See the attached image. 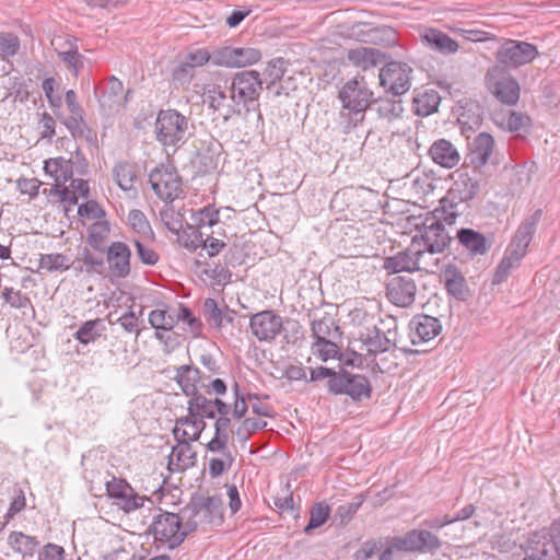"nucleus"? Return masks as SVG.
Masks as SVG:
<instances>
[{
  "label": "nucleus",
  "instance_id": "obj_37",
  "mask_svg": "<svg viewBox=\"0 0 560 560\" xmlns=\"http://www.w3.org/2000/svg\"><path fill=\"white\" fill-rule=\"evenodd\" d=\"M362 36L363 42L384 47H393L398 43V34L396 30L390 26L368 27V30L362 33Z\"/></svg>",
  "mask_w": 560,
  "mask_h": 560
},
{
  "label": "nucleus",
  "instance_id": "obj_24",
  "mask_svg": "<svg viewBox=\"0 0 560 560\" xmlns=\"http://www.w3.org/2000/svg\"><path fill=\"white\" fill-rule=\"evenodd\" d=\"M495 81L492 83V96H494L501 104L514 106L517 104L521 96V86L518 81L511 74L502 75L501 78L494 77Z\"/></svg>",
  "mask_w": 560,
  "mask_h": 560
},
{
  "label": "nucleus",
  "instance_id": "obj_64",
  "mask_svg": "<svg viewBox=\"0 0 560 560\" xmlns=\"http://www.w3.org/2000/svg\"><path fill=\"white\" fill-rule=\"evenodd\" d=\"M38 560H65V549L56 544H47L39 552Z\"/></svg>",
  "mask_w": 560,
  "mask_h": 560
},
{
  "label": "nucleus",
  "instance_id": "obj_54",
  "mask_svg": "<svg viewBox=\"0 0 560 560\" xmlns=\"http://www.w3.org/2000/svg\"><path fill=\"white\" fill-rule=\"evenodd\" d=\"M339 340H324V341H314L312 343V351L316 354L320 360L328 361L329 359H334L339 353V347L337 345Z\"/></svg>",
  "mask_w": 560,
  "mask_h": 560
},
{
  "label": "nucleus",
  "instance_id": "obj_4",
  "mask_svg": "<svg viewBox=\"0 0 560 560\" xmlns=\"http://www.w3.org/2000/svg\"><path fill=\"white\" fill-rule=\"evenodd\" d=\"M408 222L419 232L412 237V246L422 244L421 250L434 255L444 253L451 245L453 237L434 215H410Z\"/></svg>",
  "mask_w": 560,
  "mask_h": 560
},
{
  "label": "nucleus",
  "instance_id": "obj_51",
  "mask_svg": "<svg viewBox=\"0 0 560 560\" xmlns=\"http://www.w3.org/2000/svg\"><path fill=\"white\" fill-rule=\"evenodd\" d=\"M220 212L214 206H206L192 213L194 225L200 230L213 226L219 222Z\"/></svg>",
  "mask_w": 560,
  "mask_h": 560
},
{
  "label": "nucleus",
  "instance_id": "obj_13",
  "mask_svg": "<svg viewBox=\"0 0 560 560\" xmlns=\"http://www.w3.org/2000/svg\"><path fill=\"white\" fill-rule=\"evenodd\" d=\"M412 68L401 61H389L378 74L380 85L394 96H399L409 91L411 86Z\"/></svg>",
  "mask_w": 560,
  "mask_h": 560
},
{
  "label": "nucleus",
  "instance_id": "obj_42",
  "mask_svg": "<svg viewBox=\"0 0 560 560\" xmlns=\"http://www.w3.org/2000/svg\"><path fill=\"white\" fill-rule=\"evenodd\" d=\"M462 205L457 202L446 201V198H442L440 200V207L434 209L431 212H427L428 215H434L436 219L441 220V223L445 226L453 225L456 223L457 218H459L464 210L459 209Z\"/></svg>",
  "mask_w": 560,
  "mask_h": 560
},
{
  "label": "nucleus",
  "instance_id": "obj_30",
  "mask_svg": "<svg viewBox=\"0 0 560 560\" xmlns=\"http://www.w3.org/2000/svg\"><path fill=\"white\" fill-rule=\"evenodd\" d=\"M420 36L429 49L442 55H453L459 49L458 43L440 30L427 28Z\"/></svg>",
  "mask_w": 560,
  "mask_h": 560
},
{
  "label": "nucleus",
  "instance_id": "obj_57",
  "mask_svg": "<svg viewBox=\"0 0 560 560\" xmlns=\"http://www.w3.org/2000/svg\"><path fill=\"white\" fill-rule=\"evenodd\" d=\"M2 296L5 302L14 308L23 310L28 307L34 312L30 298L21 291H14L12 288H5L2 292Z\"/></svg>",
  "mask_w": 560,
  "mask_h": 560
},
{
  "label": "nucleus",
  "instance_id": "obj_61",
  "mask_svg": "<svg viewBox=\"0 0 560 560\" xmlns=\"http://www.w3.org/2000/svg\"><path fill=\"white\" fill-rule=\"evenodd\" d=\"M16 187L21 191V194L28 195L30 197H35L38 195V190L42 186V182L38 177H19L16 180Z\"/></svg>",
  "mask_w": 560,
  "mask_h": 560
},
{
  "label": "nucleus",
  "instance_id": "obj_28",
  "mask_svg": "<svg viewBox=\"0 0 560 560\" xmlns=\"http://www.w3.org/2000/svg\"><path fill=\"white\" fill-rule=\"evenodd\" d=\"M441 278L447 293L459 301L466 300L468 285L460 269L454 264H447L441 271Z\"/></svg>",
  "mask_w": 560,
  "mask_h": 560
},
{
  "label": "nucleus",
  "instance_id": "obj_34",
  "mask_svg": "<svg viewBox=\"0 0 560 560\" xmlns=\"http://www.w3.org/2000/svg\"><path fill=\"white\" fill-rule=\"evenodd\" d=\"M430 155L436 164L445 168H452L459 162L457 150L445 139L438 140L431 145Z\"/></svg>",
  "mask_w": 560,
  "mask_h": 560
},
{
  "label": "nucleus",
  "instance_id": "obj_56",
  "mask_svg": "<svg viewBox=\"0 0 560 560\" xmlns=\"http://www.w3.org/2000/svg\"><path fill=\"white\" fill-rule=\"evenodd\" d=\"M284 71V60L282 58L272 59L264 72L266 79H269L266 89L271 90L283 78Z\"/></svg>",
  "mask_w": 560,
  "mask_h": 560
},
{
  "label": "nucleus",
  "instance_id": "obj_3",
  "mask_svg": "<svg viewBox=\"0 0 560 560\" xmlns=\"http://www.w3.org/2000/svg\"><path fill=\"white\" fill-rule=\"evenodd\" d=\"M541 215L542 210L537 209L520 225L512 242L505 249L502 260L495 269V272L492 277V284L503 282L509 277L510 271L518 266L520 261L527 252L528 245L533 238Z\"/></svg>",
  "mask_w": 560,
  "mask_h": 560
},
{
  "label": "nucleus",
  "instance_id": "obj_32",
  "mask_svg": "<svg viewBox=\"0 0 560 560\" xmlns=\"http://www.w3.org/2000/svg\"><path fill=\"white\" fill-rule=\"evenodd\" d=\"M312 336L314 341L340 340L342 332L334 317L325 314L322 318L313 319L311 324Z\"/></svg>",
  "mask_w": 560,
  "mask_h": 560
},
{
  "label": "nucleus",
  "instance_id": "obj_47",
  "mask_svg": "<svg viewBox=\"0 0 560 560\" xmlns=\"http://www.w3.org/2000/svg\"><path fill=\"white\" fill-rule=\"evenodd\" d=\"M214 453H220L221 457L209 459V475L211 478L220 477L223 472L230 470L234 463V456L229 447H225L224 451H215Z\"/></svg>",
  "mask_w": 560,
  "mask_h": 560
},
{
  "label": "nucleus",
  "instance_id": "obj_31",
  "mask_svg": "<svg viewBox=\"0 0 560 560\" xmlns=\"http://www.w3.org/2000/svg\"><path fill=\"white\" fill-rule=\"evenodd\" d=\"M347 58L353 66L368 70L385 62L386 55L373 47L359 46L349 49Z\"/></svg>",
  "mask_w": 560,
  "mask_h": 560
},
{
  "label": "nucleus",
  "instance_id": "obj_15",
  "mask_svg": "<svg viewBox=\"0 0 560 560\" xmlns=\"http://www.w3.org/2000/svg\"><path fill=\"white\" fill-rule=\"evenodd\" d=\"M56 184L49 189L43 190L44 195L56 198V201L77 205L78 198H88L90 194L89 183L82 177H55Z\"/></svg>",
  "mask_w": 560,
  "mask_h": 560
},
{
  "label": "nucleus",
  "instance_id": "obj_29",
  "mask_svg": "<svg viewBox=\"0 0 560 560\" xmlns=\"http://www.w3.org/2000/svg\"><path fill=\"white\" fill-rule=\"evenodd\" d=\"M149 182L156 196L166 202L185 196L182 177H149Z\"/></svg>",
  "mask_w": 560,
  "mask_h": 560
},
{
  "label": "nucleus",
  "instance_id": "obj_17",
  "mask_svg": "<svg viewBox=\"0 0 560 560\" xmlns=\"http://www.w3.org/2000/svg\"><path fill=\"white\" fill-rule=\"evenodd\" d=\"M260 58V51L252 47H223L214 52L212 63L230 68H242L256 63Z\"/></svg>",
  "mask_w": 560,
  "mask_h": 560
},
{
  "label": "nucleus",
  "instance_id": "obj_43",
  "mask_svg": "<svg viewBox=\"0 0 560 560\" xmlns=\"http://www.w3.org/2000/svg\"><path fill=\"white\" fill-rule=\"evenodd\" d=\"M110 232L109 223L105 220L94 222L89 228L86 242L101 254L105 253V240Z\"/></svg>",
  "mask_w": 560,
  "mask_h": 560
},
{
  "label": "nucleus",
  "instance_id": "obj_46",
  "mask_svg": "<svg viewBox=\"0 0 560 560\" xmlns=\"http://www.w3.org/2000/svg\"><path fill=\"white\" fill-rule=\"evenodd\" d=\"M330 515V508L325 502L315 503L310 511L308 524L304 527V533L310 535L314 529L324 525Z\"/></svg>",
  "mask_w": 560,
  "mask_h": 560
},
{
  "label": "nucleus",
  "instance_id": "obj_33",
  "mask_svg": "<svg viewBox=\"0 0 560 560\" xmlns=\"http://www.w3.org/2000/svg\"><path fill=\"white\" fill-rule=\"evenodd\" d=\"M479 189V183L472 180L471 177H459L450 187L445 198L446 201L457 202L463 205L464 202L474 198Z\"/></svg>",
  "mask_w": 560,
  "mask_h": 560
},
{
  "label": "nucleus",
  "instance_id": "obj_11",
  "mask_svg": "<svg viewBox=\"0 0 560 560\" xmlns=\"http://www.w3.org/2000/svg\"><path fill=\"white\" fill-rule=\"evenodd\" d=\"M329 393L334 395H348L354 401H361L370 398L372 395V385L370 380L361 374H353L346 370L338 372V376L328 380Z\"/></svg>",
  "mask_w": 560,
  "mask_h": 560
},
{
  "label": "nucleus",
  "instance_id": "obj_45",
  "mask_svg": "<svg viewBox=\"0 0 560 560\" xmlns=\"http://www.w3.org/2000/svg\"><path fill=\"white\" fill-rule=\"evenodd\" d=\"M148 319L155 331H171L177 324L175 315L162 308L151 311Z\"/></svg>",
  "mask_w": 560,
  "mask_h": 560
},
{
  "label": "nucleus",
  "instance_id": "obj_59",
  "mask_svg": "<svg viewBox=\"0 0 560 560\" xmlns=\"http://www.w3.org/2000/svg\"><path fill=\"white\" fill-rule=\"evenodd\" d=\"M20 48V39L11 33L0 34V55L3 57L14 56Z\"/></svg>",
  "mask_w": 560,
  "mask_h": 560
},
{
  "label": "nucleus",
  "instance_id": "obj_6",
  "mask_svg": "<svg viewBox=\"0 0 560 560\" xmlns=\"http://www.w3.org/2000/svg\"><path fill=\"white\" fill-rule=\"evenodd\" d=\"M223 502L218 495L205 497L195 494L190 502L182 510L186 528L189 533L198 526H219L223 523Z\"/></svg>",
  "mask_w": 560,
  "mask_h": 560
},
{
  "label": "nucleus",
  "instance_id": "obj_5",
  "mask_svg": "<svg viewBox=\"0 0 560 560\" xmlns=\"http://www.w3.org/2000/svg\"><path fill=\"white\" fill-rule=\"evenodd\" d=\"M262 90V80L255 70H244L237 72L230 84V98L234 103L232 113L240 115L243 106L246 112H257L258 120H262V115L259 110L258 98Z\"/></svg>",
  "mask_w": 560,
  "mask_h": 560
},
{
  "label": "nucleus",
  "instance_id": "obj_22",
  "mask_svg": "<svg viewBox=\"0 0 560 560\" xmlns=\"http://www.w3.org/2000/svg\"><path fill=\"white\" fill-rule=\"evenodd\" d=\"M425 250H421V248H417L416 246H410L406 250L398 253L395 256L388 257L385 259L384 267L388 271L394 273L407 271H418L421 269V259L424 256Z\"/></svg>",
  "mask_w": 560,
  "mask_h": 560
},
{
  "label": "nucleus",
  "instance_id": "obj_18",
  "mask_svg": "<svg viewBox=\"0 0 560 560\" xmlns=\"http://www.w3.org/2000/svg\"><path fill=\"white\" fill-rule=\"evenodd\" d=\"M455 241L457 242V249H462L470 260L485 256L489 249L487 236L471 228L458 229Z\"/></svg>",
  "mask_w": 560,
  "mask_h": 560
},
{
  "label": "nucleus",
  "instance_id": "obj_27",
  "mask_svg": "<svg viewBox=\"0 0 560 560\" xmlns=\"http://www.w3.org/2000/svg\"><path fill=\"white\" fill-rule=\"evenodd\" d=\"M209 376H202L199 369L194 365L184 364L176 369V375L174 380L182 388L186 396H195L198 394L199 387L205 386V382L209 380Z\"/></svg>",
  "mask_w": 560,
  "mask_h": 560
},
{
  "label": "nucleus",
  "instance_id": "obj_55",
  "mask_svg": "<svg viewBox=\"0 0 560 560\" xmlns=\"http://www.w3.org/2000/svg\"><path fill=\"white\" fill-rule=\"evenodd\" d=\"M205 317L209 325L213 326L215 329L220 330L223 326V316L221 310L218 306V303L214 299L208 298L203 303Z\"/></svg>",
  "mask_w": 560,
  "mask_h": 560
},
{
  "label": "nucleus",
  "instance_id": "obj_62",
  "mask_svg": "<svg viewBox=\"0 0 560 560\" xmlns=\"http://www.w3.org/2000/svg\"><path fill=\"white\" fill-rule=\"evenodd\" d=\"M203 272L219 284L229 282L232 278V272L221 264L208 265Z\"/></svg>",
  "mask_w": 560,
  "mask_h": 560
},
{
  "label": "nucleus",
  "instance_id": "obj_10",
  "mask_svg": "<svg viewBox=\"0 0 560 560\" xmlns=\"http://www.w3.org/2000/svg\"><path fill=\"white\" fill-rule=\"evenodd\" d=\"M188 119L175 109L161 110L155 121L156 140L163 145L177 147L185 143Z\"/></svg>",
  "mask_w": 560,
  "mask_h": 560
},
{
  "label": "nucleus",
  "instance_id": "obj_39",
  "mask_svg": "<svg viewBox=\"0 0 560 560\" xmlns=\"http://www.w3.org/2000/svg\"><path fill=\"white\" fill-rule=\"evenodd\" d=\"M231 419L228 416H220L214 423V436L207 443L209 452L224 451L230 439Z\"/></svg>",
  "mask_w": 560,
  "mask_h": 560
},
{
  "label": "nucleus",
  "instance_id": "obj_41",
  "mask_svg": "<svg viewBox=\"0 0 560 560\" xmlns=\"http://www.w3.org/2000/svg\"><path fill=\"white\" fill-rule=\"evenodd\" d=\"M105 330L106 326L104 324V319L96 318L92 320H86L75 331L74 338L80 343L89 345L91 342H94L98 337H101Z\"/></svg>",
  "mask_w": 560,
  "mask_h": 560
},
{
  "label": "nucleus",
  "instance_id": "obj_19",
  "mask_svg": "<svg viewBox=\"0 0 560 560\" xmlns=\"http://www.w3.org/2000/svg\"><path fill=\"white\" fill-rule=\"evenodd\" d=\"M417 285L408 276H396L386 285V296L394 305L409 307L416 300Z\"/></svg>",
  "mask_w": 560,
  "mask_h": 560
},
{
  "label": "nucleus",
  "instance_id": "obj_20",
  "mask_svg": "<svg viewBox=\"0 0 560 560\" xmlns=\"http://www.w3.org/2000/svg\"><path fill=\"white\" fill-rule=\"evenodd\" d=\"M98 89H94V93L98 98L101 109L104 115H113L119 110L124 102V85L116 77L112 75L106 84L102 88V92L97 94Z\"/></svg>",
  "mask_w": 560,
  "mask_h": 560
},
{
  "label": "nucleus",
  "instance_id": "obj_63",
  "mask_svg": "<svg viewBox=\"0 0 560 560\" xmlns=\"http://www.w3.org/2000/svg\"><path fill=\"white\" fill-rule=\"evenodd\" d=\"M78 214L82 218L100 220L105 217V211L98 205V202H96L94 200H89L79 206Z\"/></svg>",
  "mask_w": 560,
  "mask_h": 560
},
{
  "label": "nucleus",
  "instance_id": "obj_23",
  "mask_svg": "<svg viewBox=\"0 0 560 560\" xmlns=\"http://www.w3.org/2000/svg\"><path fill=\"white\" fill-rule=\"evenodd\" d=\"M105 252L113 276L126 278L130 273L131 252L128 245L124 242H113Z\"/></svg>",
  "mask_w": 560,
  "mask_h": 560
},
{
  "label": "nucleus",
  "instance_id": "obj_60",
  "mask_svg": "<svg viewBox=\"0 0 560 560\" xmlns=\"http://www.w3.org/2000/svg\"><path fill=\"white\" fill-rule=\"evenodd\" d=\"M283 330L282 336L285 343H295L302 332V326L300 323L295 319L287 318L285 320L282 319Z\"/></svg>",
  "mask_w": 560,
  "mask_h": 560
},
{
  "label": "nucleus",
  "instance_id": "obj_12",
  "mask_svg": "<svg viewBox=\"0 0 560 560\" xmlns=\"http://www.w3.org/2000/svg\"><path fill=\"white\" fill-rule=\"evenodd\" d=\"M106 493L113 500V504L125 513H131L143 506L144 502L152 503L147 497L140 495L124 479L113 477L105 482Z\"/></svg>",
  "mask_w": 560,
  "mask_h": 560
},
{
  "label": "nucleus",
  "instance_id": "obj_49",
  "mask_svg": "<svg viewBox=\"0 0 560 560\" xmlns=\"http://www.w3.org/2000/svg\"><path fill=\"white\" fill-rule=\"evenodd\" d=\"M77 261L82 262L80 270L85 271L88 273H91V272L101 273L104 268L103 256L93 254L89 248H83L78 254Z\"/></svg>",
  "mask_w": 560,
  "mask_h": 560
},
{
  "label": "nucleus",
  "instance_id": "obj_58",
  "mask_svg": "<svg viewBox=\"0 0 560 560\" xmlns=\"http://www.w3.org/2000/svg\"><path fill=\"white\" fill-rule=\"evenodd\" d=\"M68 257L63 254H46L40 257V267L48 271L69 269Z\"/></svg>",
  "mask_w": 560,
  "mask_h": 560
},
{
  "label": "nucleus",
  "instance_id": "obj_16",
  "mask_svg": "<svg viewBox=\"0 0 560 560\" xmlns=\"http://www.w3.org/2000/svg\"><path fill=\"white\" fill-rule=\"evenodd\" d=\"M249 329L259 341L273 342L283 330L282 317L272 310H264L250 316Z\"/></svg>",
  "mask_w": 560,
  "mask_h": 560
},
{
  "label": "nucleus",
  "instance_id": "obj_36",
  "mask_svg": "<svg viewBox=\"0 0 560 560\" xmlns=\"http://www.w3.org/2000/svg\"><path fill=\"white\" fill-rule=\"evenodd\" d=\"M84 116L85 113L70 115L69 117L60 118V120L73 138L81 139L89 144H93L96 142V133L88 126Z\"/></svg>",
  "mask_w": 560,
  "mask_h": 560
},
{
  "label": "nucleus",
  "instance_id": "obj_40",
  "mask_svg": "<svg viewBox=\"0 0 560 560\" xmlns=\"http://www.w3.org/2000/svg\"><path fill=\"white\" fill-rule=\"evenodd\" d=\"M8 542L11 548L21 553L23 558L33 557L39 546V541L36 537L25 535L22 532H12L9 535Z\"/></svg>",
  "mask_w": 560,
  "mask_h": 560
},
{
  "label": "nucleus",
  "instance_id": "obj_38",
  "mask_svg": "<svg viewBox=\"0 0 560 560\" xmlns=\"http://www.w3.org/2000/svg\"><path fill=\"white\" fill-rule=\"evenodd\" d=\"M492 121L503 130L514 132L527 127L530 118L521 112L510 109L508 114L495 113L492 115Z\"/></svg>",
  "mask_w": 560,
  "mask_h": 560
},
{
  "label": "nucleus",
  "instance_id": "obj_2",
  "mask_svg": "<svg viewBox=\"0 0 560 560\" xmlns=\"http://www.w3.org/2000/svg\"><path fill=\"white\" fill-rule=\"evenodd\" d=\"M352 320H358L359 340L365 347L369 354L376 355L395 347L393 337L396 335L397 323L394 317L387 318L388 325L386 330L378 327L375 316L364 310H354L352 312Z\"/></svg>",
  "mask_w": 560,
  "mask_h": 560
},
{
  "label": "nucleus",
  "instance_id": "obj_25",
  "mask_svg": "<svg viewBox=\"0 0 560 560\" xmlns=\"http://www.w3.org/2000/svg\"><path fill=\"white\" fill-rule=\"evenodd\" d=\"M490 156V133L480 132L472 142L468 144V153L464 160V166H470L474 171L482 167Z\"/></svg>",
  "mask_w": 560,
  "mask_h": 560
},
{
  "label": "nucleus",
  "instance_id": "obj_48",
  "mask_svg": "<svg viewBox=\"0 0 560 560\" xmlns=\"http://www.w3.org/2000/svg\"><path fill=\"white\" fill-rule=\"evenodd\" d=\"M440 95L434 92H424L415 98L416 114L419 116H429L438 110L440 105Z\"/></svg>",
  "mask_w": 560,
  "mask_h": 560
},
{
  "label": "nucleus",
  "instance_id": "obj_26",
  "mask_svg": "<svg viewBox=\"0 0 560 560\" xmlns=\"http://www.w3.org/2000/svg\"><path fill=\"white\" fill-rule=\"evenodd\" d=\"M177 444L173 446L168 456V469L171 471H184L196 463V453L188 438H175Z\"/></svg>",
  "mask_w": 560,
  "mask_h": 560
},
{
  "label": "nucleus",
  "instance_id": "obj_35",
  "mask_svg": "<svg viewBox=\"0 0 560 560\" xmlns=\"http://www.w3.org/2000/svg\"><path fill=\"white\" fill-rule=\"evenodd\" d=\"M57 55L59 59L67 65V68L78 77L84 66V62L83 56L78 49L77 38L68 37L60 46V49H57Z\"/></svg>",
  "mask_w": 560,
  "mask_h": 560
},
{
  "label": "nucleus",
  "instance_id": "obj_44",
  "mask_svg": "<svg viewBox=\"0 0 560 560\" xmlns=\"http://www.w3.org/2000/svg\"><path fill=\"white\" fill-rule=\"evenodd\" d=\"M188 413L191 417L214 419L217 413L211 405V399L198 393L188 400Z\"/></svg>",
  "mask_w": 560,
  "mask_h": 560
},
{
  "label": "nucleus",
  "instance_id": "obj_52",
  "mask_svg": "<svg viewBox=\"0 0 560 560\" xmlns=\"http://www.w3.org/2000/svg\"><path fill=\"white\" fill-rule=\"evenodd\" d=\"M377 103V113L381 117L393 120L401 116L404 112L402 102L399 100L381 98Z\"/></svg>",
  "mask_w": 560,
  "mask_h": 560
},
{
  "label": "nucleus",
  "instance_id": "obj_8",
  "mask_svg": "<svg viewBox=\"0 0 560 560\" xmlns=\"http://www.w3.org/2000/svg\"><path fill=\"white\" fill-rule=\"evenodd\" d=\"M492 42L500 44L495 51L497 63L492 67V74L517 69L530 63L538 56L537 47L527 42L499 39L494 35H492Z\"/></svg>",
  "mask_w": 560,
  "mask_h": 560
},
{
  "label": "nucleus",
  "instance_id": "obj_1",
  "mask_svg": "<svg viewBox=\"0 0 560 560\" xmlns=\"http://www.w3.org/2000/svg\"><path fill=\"white\" fill-rule=\"evenodd\" d=\"M342 103L337 126L343 135H348L362 124L366 109L375 102L364 77H354L347 81L339 91Z\"/></svg>",
  "mask_w": 560,
  "mask_h": 560
},
{
  "label": "nucleus",
  "instance_id": "obj_21",
  "mask_svg": "<svg viewBox=\"0 0 560 560\" xmlns=\"http://www.w3.org/2000/svg\"><path fill=\"white\" fill-rule=\"evenodd\" d=\"M442 331V325L436 317L418 314L410 322V340L413 345L429 342Z\"/></svg>",
  "mask_w": 560,
  "mask_h": 560
},
{
  "label": "nucleus",
  "instance_id": "obj_9",
  "mask_svg": "<svg viewBox=\"0 0 560 560\" xmlns=\"http://www.w3.org/2000/svg\"><path fill=\"white\" fill-rule=\"evenodd\" d=\"M521 548L523 560H556L560 551V520L552 523L549 532L530 533Z\"/></svg>",
  "mask_w": 560,
  "mask_h": 560
},
{
  "label": "nucleus",
  "instance_id": "obj_14",
  "mask_svg": "<svg viewBox=\"0 0 560 560\" xmlns=\"http://www.w3.org/2000/svg\"><path fill=\"white\" fill-rule=\"evenodd\" d=\"M397 551L434 553L441 547L440 538L427 529H411L394 537Z\"/></svg>",
  "mask_w": 560,
  "mask_h": 560
},
{
  "label": "nucleus",
  "instance_id": "obj_53",
  "mask_svg": "<svg viewBox=\"0 0 560 560\" xmlns=\"http://www.w3.org/2000/svg\"><path fill=\"white\" fill-rule=\"evenodd\" d=\"M183 245L185 248L190 252L197 250L199 247H202L205 243L203 234L201 230L194 224H188L186 228H183Z\"/></svg>",
  "mask_w": 560,
  "mask_h": 560
},
{
  "label": "nucleus",
  "instance_id": "obj_50",
  "mask_svg": "<svg viewBox=\"0 0 560 560\" xmlns=\"http://www.w3.org/2000/svg\"><path fill=\"white\" fill-rule=\"evenodd\" d=\"M160 218L165 228L175 234H179L184 228V214L176 211L173 206L163 208L160 211Z\"/></svg>",
  "mask_w": 560,
  "mask_h": 560
},
{
  "label": "nucleus",
  "instance_id": "obj_7",
  "mask_svg": "<svg viewBox=\"0 0 560 560\" xmlns=\"http://www.w3.org/2000/svg\"><path fill=\"white\" fill-rule=\"evenodd\" d=\"M148 533L153 536L154 541L166 546L168 549L180 546L189 535L183 514L162 510L153 515Z\"/></svg>",
  "mask_w": 560,
  "mask_h": 560
}]
</instances>
